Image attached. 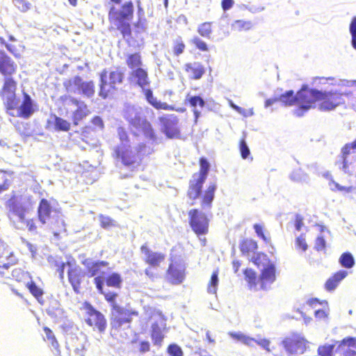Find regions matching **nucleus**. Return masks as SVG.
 I'll return each instance as SVG.
<instances>
[{
	"label": "nucleus",
	"mask_w": 356,
	"mask_h": 356,
	"mask_svg": "<svg viewBox=\"0 0 356 356\" xmlns=\"http://www.w3.org/2000/svg\"><path fill=\"white\" fill-rule=\"evenodd\" d=\"M140 250L145 256L146 262L149 264L151 267H158L165 259L164 254L149 250L145 245H143Z\"/></svg>",
	"instance_id": "obj_21"
},
{
	"label": "nucleus",
	"mask_w": 356,
	"mask_h": 356,
	"mask_svg": "<svg viewBox=\"0 0 356 356\" xmlns=\"http://www.w3.org/2000/svg\"><path fill=\"white\" fill-rule=\"evenodd\" d=\"M184 271L185 267L181 262H172L168 268L167 279L172 284H179L184 279Z\"/></svg>",
	"instance_id": "obj_18"
},
{
	"label": "nucleus",
	"mask_w": 356,
	"mask_h": 356,
	"mask_svg": "<svg viewBox=\"0 0 356 356\" xmlns=\"http://www.w3.org/2000/svg\"><path fill=\"white\" fill-rule=\"evenodd\" d=\"M294 244L295 248L297 250H301L302 252H305L308 248L305 236L303 234H301L300 236L296 238Z\"/></svg>",
	"instance_id": "obj_42"
},
{
	"label": "nucleus",
	"mask_w": 356,
	"mask_h": 356,
	"mask_svg": "<svg viewBox=\"0 0 356 356\" xmlns=\"http://www.w3.org/2000/svg\"><path fill=\"white\" fill-rule=\"evenodd\" d=\"M108 264L104 261H97L88 264L86 266V273L89 277L97 275L95 278L97 289L99 293L105 295V298L108 301H111V295L108 293L106 294L103 290L104 282H106L107 286H111V277L105 278V275L106 274L105 269L108 268Z\"/></svg>",
	"instance_id": "obj_7"
},
{
	"label": "nucleus",
	"mask_w": 356,
	"mask_h": 356,
	"mask_svg": "<svg viewBox=\"0 0 356 356\" xmlns=\"http://www.w3.org/2000/svg\"><path fill=\"white\" fill-rule=\"evenodd\" d=\"M218 271H214L211 275L210 282L208 284L207 291L209 293L215 294L217 291V288L218 285Z\"/></svg>",
	"instance_id": "obj_39"
},
{
	"label": "nucleus",
	"mask_w": 356,
	"mask_h": 356,
	"mask_svg": "<svg viewBox=\"0 0 356 356\" xmlns=\"http://www.w3.org/2000/svg\"><path fill=\"white\" fill-rule=\"evenodd\" d=\"M12 184L10 176L4 170H0V194L7 191Z\"/></svg>",
	"instance_id": "obj_34"
},
{
	"label": "nucleus",
	"mask_w": 356,
	"mask_h": 356,
	"mask_svg": "<svg viewBox=\"0 0 356 356\" xmlns=\"http://www.w3.org/2000/svg\"><path fill=\"white\" fill-rule=\"evenodd\" d=\"M33 113L32 100L28 94H24L22 103L19 107L17 116L23 118H29Z\"/></svg>",
	"instance_id": "obj_22"
},
{
	"label": "nucleus",
	"mask_w": 356,
	"mask_h": 356,
	"mask_svg": "<svg viewBox=\"0 0 356 356\" xmlns=\"http://www.w3.org/2000/svg\"><path fill=\"white\" fill-rule=\"evenodd\" d=\"M92 122L94 125H95L96 127H97L100 129H102L104 127L103 121H102V118L99 116H95L92 119Z\"/></svg>",
	"instance_id": "obj_62"
},
{
	"label": "nucleus",
	"mask_w": 356,
	"mask_h": 356,
	"mask_svg": "<svg viewBox=\"0 0 356 356\" xmlns=\"http://www.w3.org/2000/svg\"><path fill=\"white\" fill-rule=\"evenodd\" d=\"M145 96L147 101L156 109L163 110H172V106L168 105L165 102H161L158 101L156 97H154L152 91L151 90H147L145 92Z\"/></svg>",
	"instance_id": "obj_25"
},
{
	"label": "nucleus",
	"mask_w": 356,
	"mask_h": 356,
	"mask_svg": "<svg viewBox=\"0 0 356 356\" xmlns=\"http://www.w3.org/2000/svg\"><path fill=\"white\" fill-rule=\"evenodd\" d=\"M343 346L356 348V338L347 337L343 339L339 342V348H341Z\"/></svg>",
	"instance_id": "obj_52"
},
{
	"label": "nucleus",
	"mask_w": 356,
	"mask_h": 356,
	"mask_svg": "<svg viewBox=\"0 0 356 356\" xmlns=\"http://www.w3.org/2000/svg\"><path fill=\"white\" fill-rule=\"evenodd\" d=\"M190 225L197 234H204L208 231L209 219L206 214L197 209L189 211Z\"/></svg>",
	"instance_id": "obj_11"
},
{
	"label": "nucleus",
	"mask_w": 356,
	"mask_h": 356,
	"mask_svg": "<svg viewBox=\"0 0 356 356\" xmlns=\"http://www.w3.org/2000/svg\"><path fill=\"white\" fill-rule=\"evenodd\" d=\"M120 144L117 146L115 153L117 158L121 159L124 165H132L138 162L139 154H145V145L140 144L137 147L134 140H131L127 131L122 127L118 129Z\"/></svg>",
	"instance_id": "obj_3"
},
{
	"label": "nucleus",
	"mask_w": 356,
	"mask_h": 356,
	"mask_svg": "<svg viewBox=\"0 0 356 356\" xmlns=\"http://www.w3.org/2000/svg\"><path fill=\"white\" fill-rule=\"evenodd\" d=\"M325 248V240L324 238L321 236H318L315 241V246L314 248L317 251H321L324 250Z\"/></svg>",
	"instance_id": "obj_54"
},
{
	"label": "nucleus",
	"mask_w": 356,
	"mask_h": 356,
	"mask_svg": "<svg viewBox=\"0 0 356 356\" xmlns=\"http://www.w3.org/2000/svg\"><path fill=\"white\" fill-rule=\"evenodd\" d=\"M66 265H67V263L61 262L60 264H59L57 266V272L58 273L59 278L61 280H63V279H64V273H65V268Z\"/></svg>",
	"instance_id": "obj_58"
},
{
	"label": "nucleus",
	"mask_w": 356,
	"mask_h": 356,
	"mask_svg": "<svg viewBox=\"0 0 356 356\" xmlns=\"http://www.w3.org/2000/svg\"><path fill=\"white\" fill-rule=\"evenodd\" d=\"M104 74H102L101 75V83H100V90H99V95L102 96L103 98H106L108 95V90H105L104 86L106 85V81L104 80Z\"/></svg>",
	"instance_id": "obj_57"
},
{
	"label": "nucleus",
	"mask_w": 356,
	"mask_h": 356,
	"mask_svg": "<svg viewBox=\"0 0 356 356\" xmlns=\"http://www.w3.org/2000/svg\"><path fill=\"white\" fill-rule=\"evenodd\" d=\"M289 177L291 180L296 182L308 183L309 181V175L300 168L293 170Z\"/></svg>",
	"instance_id": "obj_30"
},
{
	"label": "nucleus",
	"mask_w": 356,
	"mask_h": 356,
	"mask_svg": "<svg viewBox=\"0 0 356 356\" xmlns=\"http://www.w3.org/2000/svg\"><path fill=\"white\" fill-rule=\"evenodd\" d=\"M17 65L3 51H0V72L3 76H10L16 72Z\"/></svg>",
	"instance_id": "obj_20"
},
{
	"label": "nucleus",
	"mask_w": 356,
	"mask_h": 356,
	"mask_svg": "<svg viewBox=\"0 0 356 356\" xmlns=\"http://www.w3.org/2000/svg\"><path fill=\"white\" fill-rule=\"evenodd\" d=\"M229 335L234 339L241 341L243 343L248 346H253L254 343H257L268 352H271V350L270 349V341L266 339H254L249 336H247L244 334H243L241 332H229Z\"/></svg>",
	"instance_id": "obj_15"
},
{
	"label": "nucleus",
	"mask_w": 356,
	"mask_h": 356,
	"mask_svg": "<svg viewBox=\"0 0 356 356\" xmlns=\"http://www.w3.org/2000/svg\"><path fill=\"white\" fill-rule=\"evenodd\" d=\"M186 100L189 103L190 106L193 108V113L195 116V122L197 123V119L201 115V111L197 107L203 108L205 105V102L200 96H191L187 95Z\"/></svg>",
	"instance_id": "obj_23"
},
{
	"label": "nucleus",
	"mask_w": 356,
	"mask_h": 356,
	"mask_svg": "<svg viewBox=\"0 0 356 356\" xmlns=\"http://www.w3.org/2000/svg\"><path fill=\"white\" fill-rule=\"evenodd\" d=\"M286 352L290 355L302 354L306 349V340L300 335H293L282 342Z\"/></svg>",
	"instance_id": "obj_14"
},
{
	"label": "nucleus",
	"mask_w": 356,
	"mask_h": 356,
	"mask_svg": "<svg viewBox=\"0 0 356 356\" xmlns=\"http://www.w3.org/2000/svg\"><path fill=\"white\" fill-rule=\"evenodd\" d=\"M132 76L137 79V84L141 88L148 85L147 74L142 68L138 67L132 72Z\"/></svg>",
	"instance_id": "obj_29"
},
{
	"label": "nucleus",
	"mask_w": 356,
	"mask_h": 356,
	"mask_svg": "<svg viewBox=\"0 0 356 356\" xmlns=\"http://www.w3.org/2000/svg\"><path fill=\"white\" fill-rule=\"evenodd\" d=\"M339 264L344 268H350L355 265V259L353 256L350 252L343 253L339 259Z\"/></svg>",
	"instance_id": "obj_35"
},
{
	"label": "nucleus",
	"mask_w": 356,
	"mask_h": 356,
	"mask_svg": "<svg viewBox=\"0 0 356 356\" xmlns=\"http://www.w3.org/2000/svg\"><path fill=\"white\" fill-rule=\"evenodd\" d=\"M350 33L352 36L351 44L353 47L356 50V17H355L350 25Z\"/></svg>",
	"instance_id": "obj_48"
},
{
	"label": "nucleus",
	"mask_w": 356,
	"mask_h": 356,
	"mask_svg": "<svg viewBox=\"0 0 356 356\" xmlns=\"http://www.w3.org/2000/svg\"><path fill=\"white\" fill-rule=\"evenodd\" d=\"M25 285L34 298L37 300L42 298L44 294L43 290L38 286L35 282L31 280V279L29 280Z\"/></svg>",
	"instance_id": "obj_31"
},
{
	"label": "nucleus",
	"mask_w": 356,
	"mask_h": 356,
	"mask_svg": "<svg viewBox=\"0 0 356 356\" xmlns=\"http://www.w3.org/2000/svg\"><path fill=\"white\" fill-rule=\"evenodd\" d=\"M240 152L243 159H247L250 154L249 147L244 138L240 142Z\"/></svg>",
	"instance_id": "obj_49"
},
{
	"label": "nucleus",
	"mask_w": 356,
	"mask_h": 356,
	"mask_svg": "<svg viewBox=\"0 0 356 356\" xmlns=\"http://www.w3.org/2000/svg\"><path fill=\"white\" fill-rule=\"evenodd\" d=\"M257 248V244L256 242L252 240H247L243 242L241 245V251L242 252H250L254 251Z\"/></svg>",
	"instance_id": "obj_47"
},
{
	"label": "nucleus",
	"mask_w": 356,
	"mask_h": 356,
	"mask_svg": "<svg viewBox=\"0 0 356 356\" xmlns=\"http://www.w3.org/2000/svg\"><path fill=\"white\" fill-rule=\"evenodd\" d=\"M17 83L16 82L11 78H8L5 80L3 86L2 87V95H15V92L16 90Z\"/></svg>",
	"instance_id": "obj_33"
},
{
	"label": "nucleus",
	"mask_w": 356,
	"mask_h": 356,
	"mask_svg": "<svg viewBox=\"0 0 356 356\" xmlns=\"http://www.w3.org/2000/svg\"><path fill=\"white\" fill-rule=\"evenodd\" d=\"M254 229L258 236L261 237L264 241L268 242V239L266 238V236L264 235L263 232L262 225L259 224H255L254 225Z\"/></svg>",
	"instance_id": "obj_56"
},
{
	"label": "nucleus",
	"mask_w": 356,
	"mask_h": 356,
	"mask_svg": "<svg viewBox=\"0 0 356 356\" xmlns=\"http://www.w3.org/2000/svg\"><path fill=\"white\" fill-rule=\"evenodd\" d=\"M18 106V100L15 97V95H10L7 97L6 108L9 110H14L17 108Z\"/></svg>",
	"instance_id": "obj_50"
},
{
	"label": "nucleus",
	"mask_w": 356,
	"mask_h": 356,
	"mask_svg": "<svg viewBox=\"0 0 356 356\" xmlns=\"http://www.w3.org/2000/svg\"><path fill=\"white\" fill-rule=\"evenodd\" d=\"M122 115L136 131L143 133L148 138L153 139L154 138L152 126L147 120L140 108L127 105L122 111Z\"/></svg>",
	"instance_id": "obj_5"
},
{
	"label": "nucleus",
	"mask_w": 356,
	"mask_h": 356,
	"mask_svg": "<svg viewBox=\"0 0 356 356\" xmlns=\"http://www.w3.org/2000/svg\"><path fill=\"white\" fill-rule=\"evenodd\" d=\"M348 275L347 271L341 270L335 273L331 278L339 284V283L344 279Z\"/></svg>",
	"instance_id": "obj_55"
},
{
	"label": "nucleus",
	"mask_w": 356,
	"mask_h": 356,
	"mask_svg": "<svg viewBox=\"0 0 356 356\" xmlns=\"http://www.w3.org/2000/svg\"><path fill=\"white\" fill-rule=\"evenodd\" d=\"M17 258L8 246L0 245V268H8L16 264Z\"/></svg>",
	"instance_id": "obj_19"
},
{
	"label": "nucleus",
	"mask_w": 356,
	"mask_h": 356,
	"mask_svg": "<svg viewBox=\"0 0 356 356\" xmlns=\"http://www.w3.org/2000/svg\"><path fill=\"white\" fill-rule=\"evenodd\" d=\"M80 310L88 325L99 332L104 331L106 322L103 314L97 310L88 301H83L80 307Z\"/></svg>",
	"instance_id": "obj_9"
},
{
	"label": "nucleus",
	"mask_w": 356,
	"mask_h": 356,
	"mask_svg": "<svg viewBox=\"0 0 356 356\" xmlns=\"http://www.w3.org/2000/svg\"><path fill=\"white\" fill-rule=\"evenodd\" d=\"M245 280L248 282L250 289L257 290L258 280L257 281V275L254 270L252 269H245L244 271Z\"/></svg>",
	"instance_id": "obj_32"
},
{
	"label": "nucleus",
	"mask_w": 356,
	"mask_h": 356,
	"mask_svg": "<svg viewBox=\"0 0 356 356\" xmlns=\"http://www.w3.org/2000/svg\"><path fill=\"white\" fill-rule=\"evenodd\" d=\"M253 262L261 268V275L258 280L259 288L268 289L275 281V266L271 262L264 254L259 253L256 257H252Z\"/></svg>",
	"instance_id": "obj_6"
},
{
	"label": "nucleus",
	"mask_w": 356,
	"mask_h": 356,
	"mask_svg": "<svg viewBox=\"0 0 356 356\" xmlns=\"http://www.w3.org/2000/svg\"><path fill=\"white\" fill-rule=\"evenodd\" d=\"M252 24L250 21H244V20H236L232 25V28L234 30H236L238 31L243 30H249L251 29Z\"/></svg>",
	"instance_id": "obj_40"
},
{
	"label": "nucleus",
	"mask_w": 356,
	"mask_h": 356,
	"mask_svg": "<svg viewBox=\"0 0 356 356\" xmlns=\"http://www.w3.org/2000/svg\"><path fill=\"white\" fill-rule=\"evenodd\" d=\"M78 88L81 90L82 93L87 97H91L95 92V86L92 82H83L79 83Z\"/></svg>",
	"instance_id": "obj_37"
},
{
	"label": "nucleus",
	"mask_w": 356,
	"mask_h": 356,
	"mask_svg": "<svg viewBox=\"0 0 356 356\" xmlns=\"http://www.w3.org/2000/svg\"><path fill=\"white\" fill-rule=\"evenodd\" d=\"M185 69L188 72L193 74V77L195 79H200L204 73V68L200 63H187L185 65Z\"/></svg>",
	"instance_id": "obj_26"
},
{
	"label": "nucleus",
	"mask_w": 356,
	"mask_h": 356,
	"mask_svg": "<svg viewBox=\"0 0 356 356\" xmlns=\"http://www.w3.org/2000/svg\"><path fill=\"white\" fill-rule=\"evenodd\" d=\"M277 101H280L286 106L297 104L298 108L293 113L298 117H301L305 112L315 107L316 102H320L318 109L321 111L334 110L337 106L343 103L342 95L337 92H326L316 89L309 88L303 86L294 95L293 90L286 91L279 98L268 99L265 102V106L268 107Z\"/></svg>",
	"instance_id": "obj_1"
},
{
	"label": "nucleus",
	"mask_w": 356,
	"mask_h": 356,
	"mask_svg": "<svg viewBox=\"0 0 356 356\" xmlns=\"http://www.w3.org/2000/svg\"><path fill=\"white\" fill-rule=\"evenodd\" d=\"M152 337L153 340H154L155 343H160L163 338L161 329L156 323L152 325Z\"/></svg>",
	"instance_id": "obj_41"
},
{
	"label": "nucleus",
	"mask_w": 356,
	"mask_h": 356,
	"mask_svg": "<svg viewBox=\"0 0 356 356\" xmlns=\"http://www.w3.org/2000/svg\"><path fill=\"white\" fill-rule=\"evenodd\" d=\"M338 286L337 283L334 282L331 277L327 280L325 283V289L327 291H332Z\"/></svg>",
	"instance_id": "obj_59"
},
{
	"label": "nucleus",
	"mask_w": 356,
	"mask_h": 356,
	"mask_svg": "<svg viewBox=\"0 0 356 356\" xmlns=\"http://www.w3.org/2000/svg\"><path fill=\"white\" fill-rule=\"evenodd\" d=\"M197 32L202 37L209 39L212 33L211 24L210 22L201 24L198 26Z\"/></svg>",
	"instance_id": "obj_38"
},
{
	"label": "nucleus",
	"mask_w": 356,
	"mask_h": 356,
	"mask_svg": "<svg viewBox=\"0 0 356 356\" xmlns=\"http://www.w3.org/2000/svg\"><path fill=\"white\" fill-rule=\"evenodd\" d=\"M304 225L302 218L300 215H297L296 217L295 227L298 231H300L302 227Z\"/></svg>",
	"instance_id": "obj_64"
},
{
	"label": "nucleus",
	"mask_w": 356,
	"mask_h": 356,
	"mask_svg": "<svg viewBox=\"0 0 356 356\" xmlns=\"http://www.w3.org/2000/svg\"><path fill=\"white\" fill-rule=\"evenodd\" d=\"M323 177L330 180L329 186L332 191L338 190L341 191H346V193H350L352 191V187H343L340 186L338 183L335 182L332 179V175L329 172H326L323 174Z\"/></svg>",
	"instance_id": "obj_36"
},
{
	"label": "nucleus",
	"mask_w": 356,
	"mask_h": 356,
	"mask_svg": "<svg viewBox=\"0 0 356 356\" xmlns=\"http://www.w3.org/2000/svg\"><path fill=\"white\" fill-rule=\"evenodd\" d=\"M22 196L13 192L6 206L10 218L17 217L18 222L22 223L29 232L37 233V220L35 218L26 217L27 208L21 203Z\"/></svg>",
	"instance_id": "obj_4"
},
{
	"label": "nucleus",
	"mask_w": 356,
	"mask_h": 356,
	"mask_svg": "<svg viewBox=\"0 0 356 356\" xmlns=\"http://www.w3.org/2000/svg\"><path fill=\"white\" fill-rule=\"evenodd\" d=\"M56 211L50 200L42 198L37 209L38 219L41 224L44 225L51 219L52 213Z\"/></svg>",
	"instance_id": "obj_16"
},
{
	"label": "nucleus",
	"mask_w": 356,
	"mask_h": 356,
	"mask_svg": "<svg viewBox=\"0 0 356 356\" xmlns=\"http://www.w3.org/2000/svg\"><path fill=\"white\" fill-rule=\"evenodd\" d=\"M127 64L132 69L136 67L138 68L139 66L141 65L140 56H139V54H134L129 56L127 60Z\"/></svg>",
	"instance_id": "obj_44"
},
{
	"label": "nucleus",
	"mask_w": 356,
	"mask_h": 356,
	"mask_svg": "<svg viewBox=\"0 0 356 356\" xmlns=\"http://www.w3.org/2000/svg\"><path fill=\"white\" fill-rule=\"evenodd\" d=\"M162 131L169 138H179L180 131L177 127L178 118L175 115H165L160 118Z\"/></svg>",
	"instance_id": "obj_13"
},
{
	"label": "nucleus",
	"mask_w": 356,
	"mask_h": 356,
	"mask_svg": "<svg viewBox=\"0 0 356 356\" xmlns=\"http://www.w3.org/2000/svg\"><path fill=\"white\" fill-rule=\"evenodd\" d=\"M121 282L120 276L117 273H113V287H120Z\"/></svg>",
	"instance_id": "obj_61"
},
{
	"label": "nucleus",
	"mask_w": 356,
	"mask_h": 356,
	"mask_svg": "<svg viewBox=\"0 0 356 356\" xmlns=\"http://www.w3.org/2000/svg\"><path fill=\"white\" fill-rule=\"evenodd\" d=\"M81 78L79 76H76L72 79H68L65 81L63 83L64 87L67 91L72 90L74 86H79V83H81Z\"/></svg>",
	"instance_id": "obj_46"
},
{
	"label": "nucleus",
	"mask_w": 356,
	"mask_h": 356,
	"mask_svg": "<svg viewBox=\"0 0 356 356\" xmlns=\"http://www.w3.org/2000/svg\"><path fill=\"white\" fill-rule=\"evenodd\" d=\"M60 99L66 110V113L67 114L70 111H72L71 119L74 126H78L90 113L87 105L76 98L63 96L61 97Z\"/></svg>",
	"instance_id": "obj_8"
},
{
	"label": "nucleus",
	"mask_w": 356,
	"mask_h": 356,
	"mask_svg": "<svg viewBox=\"0 0 356 356\" xmlns=\"http://www.w3.org/2000/svg\"><path fill=\"white\" fill-rule=\"evenodd\" d=\"M117 293L113 291V311L115 312V320L113 321V327H120L125 323H130L131 320V316H137L138 312L135 311L131 312L129 309L121 307L116 305L115 297Z\"/></svg>",
	"instance_id": "obj_12"
},
{
	"label": "nucleus",
	"mask_w": 356,
	"mask_h": 356,
	"mask_svg": "<svg viewBox=\"0 0 356 356\" xmlns=\"http://www.w3.org/2000/svg\"><path fill=\"white\" fill-rule=\"evenodd\" d=\"M184 48H185V45L183 42L177 43L174 47V50H173L174 54L176 56H179L184 51Z\"/></svg>",
	"instance_id": "obj_60"
},
{
	"label": "nucleus",
	"mask_w": 356,
	"mask_h": 356,
	"mask_svg": "<svg viewBox=\"0 0 356 356\" xmlns=\"http://www.w3.org/2000/svg\"><path fill=\"white\" fill-rule=\"evenodd\" d=\"M13 1L15 6L22 13L27 12L31 8V3L27 0H13Z\"/></svg>",
	"instance_id": "obj_43"
},
{
	"label": "nucleus",
	"mask_w": 356,
	"mask_h": 356,
	"mask_svg": "<svg viewBox=\"0 0 356 356\" xmlns=\"http://www.w3.org/2000/svg\"><path fill=\"white\" fill-rule=\"evenodd\" d=\"M200 165V172L194 173L189 181L187 196L192 200L201 198L202 210L208 211L212 207L217 186L216 183H210L202 194V186L207 179L210 169V163L207 159L201 158Z\"/></svg>",
	"instance_id": "obj_2"
},
{
	"label": "nucleus",
	"mask_w": 356,
	"mask_h": 356,
	"mask_svg": "<svg viewBox=\"0 0 356 356\" xmlns=\"http://www.w3.org/2000/svg\"><path fill=\"white\" fill-rule=\"evenodd\" d=\"M134 6L131 1L126 2L122 8L115 12L116 18L122 21L130 20L133 17Z\"/></svg>",
	"instance_id": "obj_24"
},
{
	"label": "nucleus",
	"mask_w": 356,
	"mask_h": 356,
	"mask_svg": "<svg viewBox=\"0 0 356 356\" xmlns=\"http://www.w3.org/2000/svg\"><path fill=\"white\" fill-rule=\"evenodd\" d=\"M67 266H69L67 270L68 281L74 292L79 293L84 273L79 266H72L70 262H67Z\"/></svg>",
	"instance_id": "obj_17"
},
{
	"label": "nucleus",
	"mask_w": 356,
	"mask_h": 356,
	"mask_svg": "<svg viewBox=\"0 0 356 356\" xmlns=\"http://www.w3.org/2000/svg\"><path fill=\"white\" fill-rule=\"evenodd\" d=\"M355 160H356V140L342 147L336 165L343 172L353 171L352 163Z\"/></svg>",
	"instance_id": "obj_10"
},
{
	"label": "nucleus",
	"mask_w": 356,
	"mask_h": 356,
	"mask_svg": "<svg viewBox=\"0 0 356 356\" xmlns=\"http://www.w3.org/2000/svg\"><path fill=\"white\" fill-rule=\"evenodd\" d=\"M335 344H327L319 346L318 348V355L321 356H332Z\"/></svg>",
	"instance_id": "obj_45"
},
{
	"label": "nucleus",
	"mask_w": 356,
	"mask_h": 356,
	"mask_svg": "<svg viewBox=\"0 0 356 356\" xmlns=\"http://www.w3.org/2000/svg\"><path fill=\"white\" fill-rule=\"evenodd\" d=\"M54 128L57 131H68L71 129V123L59 116L54 115Z\"/></svg>",
	"instance_id": "obj_27"
},
{
	"label": "nucleus",
	"mask_w": 356,
	"mask_h": 356,
	"mask_svg": "<svg viewBox=\"0 0 356 356\" xmlns=\"http://www.w3.org/2000/svg\"><path fill=\"white\" fill-rule=\"evenodd\" d=\"M12 277L16 282L24 284L31 279L30 274L20 268H16L12 271Z\"/></svg>",
	"instance_id": "obj_28"
},
{
	"label": "nucleus",
	"mask_w": 356,
	"mask_h": 356,
	"mask_svg": "<svg viewBox=\"0 0 356 356\" xmlns=\"http://www.w3.org/2000/svg\"><path fill=\"white\" fill-rule=\"evenodd\" d=\"M192 42L195 45V47L203 51H206L208 50L207 44L205 42L202 40L200 38L195 36L192 39Z\"/></svg>",
	"instance_id": "obj_51"
},
{
	"label": "nucleus",
	"mask_w": 356,
	"mask_h": 356,
	"mask_svg": "<svg viewBox=\"0 0 356 356\" xmlns=\"http://www.w3.org/2000/svg\"><path fill=\"white\" fill-rule=\"evenodd\" d=\"M168 353L172 356H183V352L181 348L176 344H172L169 346Z\"/></svg>",
	"instance_id": "obj_53"
},
{
	"label": "nucleus",
	"mask_w": 356,
	"mask_h": 356,
	"mask_svg": "<svg viewBox=\"0 0 356 356\" xmlns=\"http://www.w3.org/2000/svg\"><path fill=\"white\" fill-rule=\"evenodd\" d=\"M234 3L233 0H222V8L224 10H227L233 6Z\"/></svg>",
	"instance_id": "obj_63"
}]
</instances>
